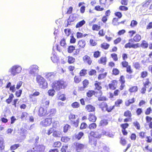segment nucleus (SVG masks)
I'll list each match as a JSON object with an SVG mask.
<instances>
[{"instance_id": "obj_4", "label": "nucleus", "mask_w": 152, "mask_h": 152, "mask_svg": "<svg viewBox=\"0 0 152 152\" xmlns=\"http://www.w3.org/2000/svg\"><path fill=\"white\" fill-rule=\"evenodd\" d=\"M48 109L47 107H45V106H41L39 109L38 114V115L40 117H45L47 116L49 113L54 111H55V110L54 109H51L50 111H48Z\"/></svg>"}, {"instance_id": "obj_54", "label": "nucleus", "mask_w": 152, "mask_h": 152, "mask_svg": "<svg viewBox=\"0 0 152 152\" xmlns=\"http://www.w3.org/2000/svg\"><path fill=\"white\" fill-rule=\"evenodd\" d=\"M100 28V26L95 24H94L92 27V29L94 31H98Z\"/></svg>"}, {"instance_id": "obj_10", "label": "nucleus", "mask_w": 152, "mask_h": 152, "mask_svg": "<svg viewBox=\"0 0 152 152\" xmlns=\"http://www.w3.org/2000/svg\"><path fill=\"white\" fill-rule=\"evenodd\" d=\"M120 127L121 128V132L124 136H127L128 134V132L126 130L129 126V124L127 123H125L120 124Z\"/></svg>"}, {"instance_id": "obj_43", "label": "nucleus", "mask_w": 152, "mask_h": 152, "mask_svg": "<svg viewBox=\"0 0 152 152\" xmlns=\"http://www.w3.org/2000/svg\"><path fill=\"white\" fill-rule=\"evenodd\" d=\"M145 115H150L152 113V109L151 107L147 108L145 111Z\"/></svg>"}, {"instance_id": "obj_48", "label": "nucleus", "mask_w": 152, "mask_h": 152, "mask_svg": "<svg viewBox=\"0 0 152 152\" xmlns=\"http://www.w3.org/2000/svg\"><path fill=\"white\" fill-rule=\"evenodd\" d=\"M71 124L73 125L75 127H77L79 125V121L78 119L76 120L75 121L74 120L70 122Z\"/></svg>"}, {"instance_id": "obj_26", "label": "nucleus", "mask_w": 152, "mask_h": 152, "mask_svg": "<svg viewBox=\"0 0 152 152\" xmlns=\"http://www.w3.org/2000/svg\"><path fill=\"white\" fill-rule=\"evenodd\" d=\"M84 133L82 132H79L77 134H75V137L77 140H80L84 135Z\"/></svg>"}, {"instance_id": "obj_42", "label": "nucleus", "mask_w": 152, "mask_h": 152, "mask_svg": "<svg viewBox=\"0 0 152 152\" xmlns=\"http://www.w3.org/2000/svg\"><path fill=\"white\" fill-rule=\"evenodd\" d=\"M141 47L144 48H146L148 47V42L145 40H142L141 44Z\"/></svg>"}, {"instance_id": "obj_32", "label": "nucleus", "mask_w": 152, "mask_h": 152, "mask_svg": "<svg viewBox=\"0 0 152 152\" xmlns=\"http://www.w3.org/2000/svg\"><path fill=\"white\" fill-rule=\"evenodd\" d=\"M108 124V120L104 119L101 120L99 123V126H106Z\"/></svg>"}, {"instance_id": "obj_63", "label": "nucleus", "mask_w": 152, "mask_h": 152, "mask_svg": "<svg viewBox=\"0 0 152 152\" xmlns=\"http://www.w3.org/2000/svg\"><path fill=\"white\" fill-rule=\"evenodd\" d=\"M145 119L146 120V122L148 123H150V122H151L152 120V117L147 115L145 117Z\"/></svg>"}, {"instance_id": "obj_38", "label": "nucleus", "mask_w": 152, "mask_h": 152, "mask_svg": "<svg viewBox=\"0 0 152 152\" xmlns=\"http://www.w3.org/2000/svg\"><path fill=\"white\" fill-rule=\"evenodd\" d=\"M76 118V115L72 113H70L68 116L69 120L70 121L74 120Z\"/></svg>"}, {"instance_id": "obj_51", "label": "nucleus", "mask_w": 152, "mask_h": 152, "mask_svg": "<svg viewBox=\"0 0 152 152\" xmlns=\"http://www.w3.org/2000/svg\"><path fill=\"white\" fill-rule=\"evenodd\" d=\"M142 113V109L141 108H137L136 110V113L137 116H139L141 115Z\"/></svg>"}, {"instance_id": "obj_5", "label": "nucleus", "mask_w": 152, "mask_h": 152, "mask_svg": "<svg viewBox=\"0 0 152 152\" xmlns=\"http://www.w3.org/2000/svg\"><path fill=\"white\" fill-rule=\"evenodd\" d=\"M99 106L102 111H106L108 113L111 112L115 108L114 105L109 106L106 102H104L100 103Z\"/></svg>"}, {"instance_id": "obj_2", "label": "nucleus", "mask_w": 152, "mask_h": 152, "mask_svg": "<svg viewBox=\"0 0 152 152\" xmlns=\"http://www.w3.org/2000/svg\"><path fill=\"white\" fill-rule=\"evenodd\" d=\"M36 80L40 88L45 89L48 87V84L47 82L41 76H37L36 78Z\"/></svg>"}, {"instance_id": "obj_31", "label": "nucleus", "mask_w": 152, "mask_h": 152, "mask_svg": "<svg viewBox=\"0 0 152 152\" xmlns=\"http://www.w3.org/2000/svg\"><path fill=\"white\" fill-rule=\"evenodd\" d=\"M86 23V21L84 20H83L78 22L76 25L75 27L78 28L82 26Z\"/></svg>"}, {"instance_id": "obj_58", "label": "nucleus", "mask_w": 152, "mask_h": 152, "mask_svg": "<svg viewBox=\"0 0 152 152\" xmlns=\"http://www.w3.org/2000/svg\"><path fill=\"white\" fill-rule=\"evenodd\" d=\"M111 57L113 59L114 61H116L118 60L117 55L115 53H112L110 55Z\"/></svg>"}, {"instance_id": "obj_40", "label": "nucleus", "mask_w": 152, "mask_h": 152, "mask_svg": "<svg viewBox=\"0 0 152 152\" xmlns=\"http://www.w3.org/2000/svg\"><path fill=\"white\" fill-rule=\"evenodd\" d=\"M133 124L137 130H140V125L137 121L134 122L133 123Z\"/></svg>"}, {"instance_id": "obj_35", "label": "nucleus", "mask_w": 152, "mask_h": 152, "mask_svg": "<svg viewBox=\"0 0 152 152\" xmlns=\"http://www.w3.org/2000/svg\"><path fill=\"white\" fill-rule=\"evenodd\" d=\"M134 41L135 42H138L141 39V36L138 34H136L134 37Z\"/></svg>"}, {"instance_id": "obj_21", "label": "nucleus", "mask_w": 152, "mask_h": 152, "mask_svg": "<svg viewBox=\"0 0 152 152\" xmlns=\"http://www.w3.org/2000/svg\"><path fill=\"white\" fill-rule=\"evenodd\" d=\"M138 90V88L137 86H133L130 87L128 89V91L130 93H135Z\"/></svg>"}, {"instance_id": "obj_15", "label": "nucleus", "mask_w": 152, "mask_h": 152, "mask_svg": "<svg viewBox=\"0 0 152 152\" xmlns=\"http://www.w3.org/2000/svg\"><path fill=\"white\" fill-rule=\"evenodd\" d=\"M97 132L91 131L90 132V135L88 136V137L96 139L100 138L102 137V134L98 133L97 134Z\"/></svg>"}, {"instance_id": "obj_61", "label": "nucleus", "mask_w": 152, "mask_h": 152, "mask_svg": "<svg viewBox=\"0 0 152 152\" xmlns=\"http://www.w3.org/2000/svg\"><path fill=\"white\" fill-rule=\"evenodd\" d=\"M100 56V52L98 50L95 51L94 54V57L95 58L99 57Z\"/></svg>"}, {"instance_id": "obj_49", "label": "nucleus", "mask_w": 152, "mask_h": 152, "mask_svg": "<svg viewBox=\"0 0 152 152\" xmlns=\"http://www.w3.org/2000/svg\"><path fill=\"white\" fill-rule=\"evenodd\" d=\"M20 146V145L18 144H15L11 146L10 147V149L11 151H13L16 149Z\"/></svg>"}, {"instance_id": "obj_14", "label": "nucleus", "mask_w": 152, "mask_h": 152, "mask_svg": "<svg viewBox=\"0 0 152 152\" xmlns=\"http://www.w3.org/2000/svg\"><path fill=\"white\" fill-rule=\"evenodd\" d=\"M139 47V44L138 43L136 44H134L130 42H128L126 43L124 45V48H133L136 49Z\"/></svg>"}, {"instance_id": "obj_60", "label": "nucleus", "mask_w": 152, "mask_h": 152, "mask_svg": "<svg viewBox=\"0 0 152 152\" xmlns=\"http://www.w3.org/2000/svg\"><path fill=\"white\" fill-rule=\"evenodd\" d=\"M18 100V99H14L12 105H13L15 108L18 107V105H17V104H18L19 102L17 103Z\"/></svg>"}, {"instance_id": "obj_64", "label": "nucleus", "mask_w": 152, "mask_h": 152, "mask_svg": "<svg viewBox=\"0 0 152 152\" xmlns=\"http://www.w3.org/2000/svg\"><path fill=\"white\" fill-rule=\"evenodd\" d=\"M75 59L73 57L69 56L68 62L69 64L73 63L75 61Z\"/></svg>"}, {"instance_id": "obj_12", "label": "nucleus", "mask_w": 152, "mask_h": 152, "mask_svg": "<svg viewBox=\"0 0 152 152\" xmlns=\"http://www.w3.org/2000/svg\"><path fill=\"white\" fill-rule=\"evenodd\" d=\"M102 91H97L95 97L98 98V100L99 101H104L107 100L106 96H102Z\"/></svg>"}, {"instance_id": "obj_24", "label": "nucleus", "mask_w": 152, "mask_h": 152, "mask_svg": "<svg viewBox=\"0 0 152 152\" xmlns=\"http://www.w3.org/2000/svg\"><path fill=\"white\" fill-rule=\"evenodd\" d=\"M78 45L80 48H84L86 45V42L83 40H80L78 42Z\"/></svg>"}, {"instance_id": "obj_25", "label": "nucleus", "mask_w": 152, "mask_h": 152, "mask_svg": "<svg viewBox=\"0 0 152 152\" xmlns=\"http://www.w3.org/2000/svg\"><path fill=\"white\" fill-rule=\"evenodd\" d=\"M83 60L85 61L89 65L91 64L92 63V61L89 56H88L86 55L83 57Z\"/></svg>"}, {"instance_id": "obj_17", "label": "nucleus", "mask_w": 152, "mask_h": 152, "mask_svg": "<svg viewBox=\"0 0 152 152\" xmlns=\"http://www.w3.org/2000/svg\"><path fill=\"white\" fill-rule=\"evenodd\" d=\"M55 77V75L53 72H48L45 75L46 78L50 82L53 81Z\"/></svg>"}, {"instance_id": "obj_62", "label": "nucleus", "mask_w": 152, "mask_h": 152, "mask_svg": "<svg viewBox=\"0 0 152 152\" xmlns=\"http://www.w3.org/2000/svg\"><path fill=\"white\" fill-rule=\"evenodd\" d=\"M151 136H147L146 137V141L147 143H151L152 142V138Z\"/></svg>"}, {"instance_id": "obj_28", "label": "nucleus", "mask_w": 152, "mask_h": 152, "mask_svg": "<svg viewBox=\"0 0 152 152\" xmlns=\"http://www.w3.org/2000/svg\"><path fill=\"white\" fill-rule=\"evenodd\" d=\"M124 115L126 118H131L132 114L131 111L129 110H127L124 112Z\"/></svg>"}, {"instance_id": "obj_29", "label": "nucleus", "mask_w": 152, "mask_h": 152, "mask_svg": "<svg viewBox=\"0 0 152 152\" xmlns=\"http://www.w3.org/2000/svg\"><path fill=\"white\" fill-rule=\"evenodd\" d=\"M107 62V58L106 57H102L98 61V62L99 64H102L103 65H105Z\"/></svg>"}, {"instance_id": "obj_19", "label": "nucleus", "mask_w": 152, "mask_h": 152, "mask_svg": "<svg viewBox=\"0 0 152 152\" xmlns=\"http://www.w3.org/2000/svg\"><path fill=\"white\" fill-rule=\"evenodd\" d=\"M86 110L89 112H94L95 110V108L91 104L87 105L85 107Z\"/></svg>"}, {"instance_id": "obj_57", "label": "nucleus", "mask_w": 152, "mask_h": 152, "mask_svg": "<svg viewBox=\"0 0 152 152\" xmlns=\"http://www.w3.org/2000/svg\"><path fill=\"white\" fill-rule=\"evenodd\" d=\"M70 128L69 125L66 124L63 127V132L64 133L67 132L68 129Z\"/></svg>"}, {"instance_id": "obj_52", "label": "nucleus", "mask_w": 152, "mask_h": 152, "mask_svg": "<svg viewBox=\"0 0 152 152\" xmlns=\"http://www.w3.org/2000/svg\"><path fill=\"white\" fill-rule=\"evenodd\" d=\"M68 145H63L61 149V152H66L68 148Z\"/></svg>"}, {"instance_id": "obj_53", "label": "nucleus", "mask_w": 152, "mask_h": 152, "mask_svg": "<svg viewBox=\"0 0 152 152\" xmlns=\"http://www.w3.org/2000/svg\"><path fill=\"white\" fill-rule=\"evenodd\" d=\"M148 75V72L146 71H143L141 73L140 77L142 78H144L147 77Z\"/></svg>"}, {"instance_id": "obj_1", "label": "nucleus", "mask_w": 152, "mask_h": 152, "mask_svg": "<svg viewBox=\"0 0 152 152\" xmlns=\"http://www.w3.org/2000/svg\"><path fill=\"white\" fill-rule=\"evenodd\" d=\"M67 84L66 81L63 79L56 80L52 83L51 84L52 89L48 91V93L49 96H53L55 93V91H58L62 89H65L67 87Z\"/></svg>"}, {"instance_id": "obj_44", "label": "nucleus", "mask_w": 152, "mask_h": 152, "mask_svg": "<svg viewBox=\"0 0 152 152\" xmlns=\"http://www.w3.org/2000/svg\"><path fill=\"white\" fill-rule=\"evenodd\" d=\"M38 71L39 70L38 68L34 67L30 70L29 72V73L31 74H34L35 73H38Z\"/></svg>"}, {"instance_id": "obj_3", "label": "nucleus", "mask_w": 152, "mask_h": 152, "mask_svg": "<svg viewBox=\"0 0 152 152\" xmlns=\"http://www.w3.org/2000/svg\"><path fill=\"white\" fill-rule=\"evenodd\" d=\"M62 132L61 130L58 131L56 130V128L53 126L49 128L48 130L47 134L50 135L52 133V136L56 138H60L62 135Z\"/></svg>"}, {"instance_id": "obj_6", "label": "nucleus", "mask_w": 152, "mask_h": 152, "mask_svg": "<svg viewBox=\"0 0 152 152\" xmlns=\"http://www.w3.org/2000/svg\"><path fill=\"white\" fill-rule=\"evenodd\" d=\"M52 118H47L42 120L40 123V124L44 127L49 126L52 123Z\"/></svg>"}, {"instance_id": "obj_39", "label": "nucleus", "mask_w": 152, "mask_h": 152, "mask_svg": "<svg viewBox=\"0 0 152 152\" xmlns=\"http://www.w3.org/2000/svg\"><path fill=\"white\" fill-rule=\"evenodd\" d=\"M75 49V46L73 45H69L67 48V51L68 53H71Z\"/></svg>"}, {"instance_id": "obj_41", "label": "nucleus", "mask_w": 152, "mask_h": 152, "mask_svg": "<svg viewBox=\"0 0 152 152\" xmlns=\"http://www.w3.org/2000/svg\"><path fill=\"white\" fill-rule=\"evenodd\" d=\"M97 126L96 124L93 122L90 124L88 126V128L90 129H94L96 128Z\"/></svg>"}, {"instance_id": "obj_11", "label": "nucleus", "mask_w": 152, "mask_h": 152, "mask_svg": "<svg viewBox=\"0 0 152 152\" xmlns=\"http://www.w3.org/2000/svg\"><path fill=\"white\" fill-rule=\"evenodd\" d=\"M105 70L104 69H101L99 72L101 73V74H99L97 77L98 79L99 80H100L104 79L107 76V72H105Z\"/></svg>"}, {"instance_id": "obj_45", "label": "nucleus", "mask_w": 152, "mask_h": 152, "mask_svg": "<svg viewBox=\"0 0 152 152\" xmlns=\"http://www.w3.org/2000/svg\"><path fill=\"white\" fill-rule=\"evenodd\" d=\"M88 126L87 124L85 122H82L81 123L80 128L81 130L86 129Z\"/></svg>"}, {"instance_id": "obj_34", "label": "nucleus", "mask_w": 152, "mask_h": 152, "mask_svg": "<svg viewBox=\"0 0 152 152\" xmlns=\"http://www.w3.org/2000/svg\"><path fill=\"white\" fill-rule=\"evenodd\" d=\"M14 97V96L12 94H10L8 99L6 100V102L8 104H10L12 101L13 98Z\"/></svg>"}, {"instance_id": "obj_36", "label": "nucleus", "mask_w": 152, "mask_h": 152, "mask_svg": "<svg viewBox=\"0 0 152 152\" xmlns=\"http://www.w3.org/2000/svg\"><path fill=\"white\" fill-rule=\"evenodd\" d=\"M83 86L86 88L88 87L89 84V81L87 79H84L82 82Z\"/></svg>"}, {"instance_id": "obj_30", "label": "nucleus", "mask_w": 152, "mask_h": 152, "mask_svg": "<svg viewBox=\"0 0 152 152\" xmlns=\"http://www.w3.org/2000/svg\"><path fill=\"white\" fill-rule=\"evenodd\" d=\"M62 143L60 141H56L53 144V146L54 148H59L61 146Z\"/></svg>"}, {"instance_id": "obj_56", "label": "nucleus", "mask_w": 152, "mask_h": 152, "mask_svg": "<svg viewBox=\"0 0 152 152\" xmlns=\"http://www.w3.org/2000/svg\"><path fill=\"white\" fill-rule=\"evenodd\" d=\"M145 132L143 131H141L139 133V136L142 139L144 138L145 137Z\"/></svg>"}, {"instance_id": "obj_27", "label": "nucleus", "mask_w": 152, "mask_h": 152, "mask_svg": "<svg viewBox=\"0 0 152 152\" xmlns=\"http://www.w3.org/2000/svg\"><path fill=\"white\" fill-rule=\"evenodd\" d=\"M123 103V101L121 99H117L115 102L114 105H113L114 107H119L120 106V105L122 104Z\"/></svg>"}, {"instance_id": "obj_22", "label": "nucleus", "mask_w": 152, "mask_h": 152, "mask_svg": "<svg viewBox=\"0 0 152 152\" xmlns=\"http://www.w3.org/2000/svg\"><path fill=\"white\" fill-rule=\"evenodd\" d=\"M97 92L94 90H89L86 93V95L89 98L91 97L93 95H94L95 96Z\"/></svg>"}, {"instance_id": "obj_13", "label": "nucleus", "mask_w": 152, "mask_h": 152, "mask_svg": "<svg viewBox=\"0 0 152 152\" xmlns=\"http://www.w3.org/2000/svg\"><path fill=\"white\" fill-rule=\"evenodd\" d=\"M77 15L75 14L71 15L67 20V23L66 26H68L71 24V23L74 22L77 18Z\"/></svg>"}, {"instance_id": "obj_46", "label": "nucleus", "mask_w": 152, "mask_h": 152, "mask_svg": "<svg viewBox=\"0 0 152 152\" xmlns=\"http://www.w3.org/2000/svg\"><path fill=\"white\" fill-rule=\"evenodd\" d=\"M70 140V138L68 137L63 136L61 138V140L62 142H66L69 141Z\"/></svg>"}, {"instance_id": "obj_20", "label": "nucleus", "mask_w": 152, "mask_h": 152, "mask_svg": "<svg viewBox=\"0 0 152 152\" xmlns=\"http://www.w3.org/2000/svg\"><path fill=\"white\" fill-rule=\"evenodd\" d=\"M88 142L90 144L93 146H96L97 143L96 138L88 137Z\"/></svg>"}, {"instance_id": "obj_9", "label": "nucleus", "mask_w": 152, "mask_h": 152, "mask_svg": "<svg viewBox=\"0 0 152 152\" xmlns=\"http://www.w3.org/2000/svg\"><path fill=\"white\" fill-rule=\"evenodd\" d=\"M118 80H111L110 83L108 84L109 88L111 90H115L118 87Z\"/></svg>"}, {"instance_id": "obj_50", "label": "nucleus", "mask_w": 152, "mask_h": 152, "mask_svg": "<svg viewBox=\"0 0 152 152\" xmlns=\"http://www.w3.org/2000/svg\"><path fill=\"white\" fill-rule=\"evenodd\" d=\"M72 107L74 108H78L80 106V104L76 102H74L71 104Z\"/></svg>"}, {"instance_id": "obj_7", "label": "nucleus", "mask_w": 152, "mask_h": 152, "mask_svg": "<svg viewBox=\"0 0 152 152\" xmlns=\"http://www.w3.org/2000/svg\"><path fill=\"white\" fill-rule=\"evenodd\" d=\"M73 145L77 152H79L80 151L84 149L85 147L84 144L77 142H75Z\"/></svg>"}, {"instance_id": "obj_47", "label": "nucleus", "mask_w": 152, "mask_h": 152, "mask_svg": "<svg viewBox=\"0 0 152 152\" xmlns=\"http://www.w3.org/2000/svg\"><path fill=\"white\" fill-rule=\"evenodd\" d=\"M110 46V45L107 43H103L101 44V47L105 50L108 49Z\"/></svg>"}, {"instance_id": "obj_18", "label": "nucleus", "mask_w": 152, "mask_h": 152, "mask_svg": "<svg viewBox=\"0 0 152 152\" xmlns=\"http://www.w3.org/2000/svg\"><path fill=\"white\" fill-rule=\"evenodd\" d=\"M88 119L90 122H95L96 121L97 117L95 114L90 113L88 115Z\"/></svg>"}, {"instance_id": "obj_37", "label": "nucleus", "mask_w": 152, "mask_h": 152, "mask_svg": "<svg viewBox=\"0 0 152 152\" xmlns=\"http://www.w3.org/2000/svg\"><path fill=\"white\" fill-rule=\"evenodd\" d=\"M81 80V78L79 76L75 75L74 77V82L76 83H79Z\"/></svg>"}, {"instance_id": "obj_8", "label": "nucleus", "mask_w": 152, "mask_h": 152, "mask_svg": "<svg viewBox=\"0 0 152 152\" xmlns=\"http://www.w3.org/2000/svg\"><path fill=\"white\" fill-rule=\"evenodd\" d=\"M143 86L146 88H149L148 91L150 92L152 90V84L148 78H146L143 83Z\"/></svg>"}, {"instance_id": "obj_55", "label": "nucleus", "mask_w": 152, "mask_h": 152, "mask_svg": "<svg viewBox=\"0 0 152 152\" xmlns=\"http://www.w3.org/2000/svg\"><path fill=\"white\" fill-rule=\"evenodd\" d=\"M120 73L119 70L116 68H114L112 70V74L115 75H118Z\"/></svg>"}, {"instance_id": "obj_23", "label": "nucleus", "mask_w": 152, "mask_h": 152, "mask_svg": "<svg viewBox=\"0 0 152 152\" xmlns=\"http://www.w3.org/2000/svg\"><path fill=\"white\" fill-rule=\"evenodd\" d=\"M135 102V99L134 97L132 98L131 99L128 100L125 102V105L127 106H129L131 104L134 103Z\"/></svg>"}, {"instance_id": "obj_33", "label": "nucleus", "mask_w": 152, "mask_h": 152, "mask_svg": "<svg viewBox=\"0 0 152 152\" xmlns=\"http://www.w3.org/2000/svg\"><path fill=\"white\" fill-rule=\"evenodd\" d=\"M120 143L123 146L126 145L127 143V141L125 138L123 137H121L120 138Z\"/></svg>"}, {"instance_id": "obj_16", "label": "nucleus", "mask_w": 152, "mask_h": 152, "mask_svg": "<svg viewBox=\"0 0 152 152\" xmlns=\"http://www.w3.org/2000/svg\"><path fill=\"white\" fill-rule=\"evenodd\" d=\"M94 89L95 91H102V87L101 86V83L98 81H96L94 83Z\"/></svg>"}, {"instance_id": "obj_59", "label": "nucleus", "mask_w": 152, "mask_h": 152, "mask_svg": "<svg viewBox=\"0 0 152 152\" xmlns=\"http://www.w3.org/2000/svg\"><path fill=\"white\" fill-rule=\"evenodd\" d=\"M119 81L120 82L121 84H124L125 83V80L124 76L121 75L120 76L119 79Z\"/></svg>"}]
</instances>
